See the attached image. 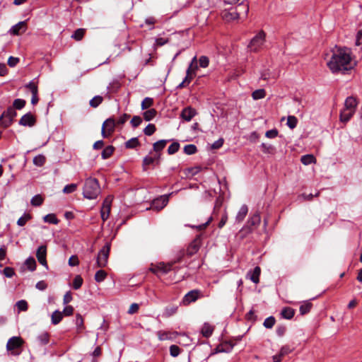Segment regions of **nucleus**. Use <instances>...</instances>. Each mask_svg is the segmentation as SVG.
Here are the masks:
<instances>
[{
    "mask_svg": "<svg viewBox=\"0 0 362 362\" xmlns=\"http://www.w3.org/2000/svg\"><path fill=\"white\" fill-rule=\"evenodd\" d=\"M31 218V216L29 214L25 213L23 216L20 217L17 221V225L19 226H23L26 222Z\"/></svg>",
    "mask_w": 362,
    "mask_h": 362,
    "instance_id": "3c124183",
    "label": "nucleus"
},
{
    "mask_svg": "<svg viewBox=\"0 0 362 362\" xmlns=\"http://www.w3.org/2000/svg\"><path fill=\"white\" fill-rule=\"evenodd\" d=\"M153 103V100L151 98L146 97L145 98L141 104V107L142 110H146L150 107Z\"/></svg>",
    "mask_w": 362,
    "mask_h": 362,
    "instance_id": "09e8293b",
    "label": "nucleus"
},
{
    "mask_svg": "<svg viewBox=\"0 0 362 362\" xmlns=\"http://www.w3.org/2000/svg\"><path fill=\"white\" fill-rule=\"evenodd\" d=\"M107 272L105 270L100 269L95 274V281L98 283L103 281L107 277Z\"/></svg>",
    "mask_w": 362,
    "mask_h": 362,
    "instance_id": "f704fd0d",
    "label": "nucleus"
},
{
    "mask_svg": "<svg viewBox=\"0 0 362 362\" xmlns=\"http://www.w3.org/2000/svg\"><path fill=\"white\" fill-rule=\"evenodd\" d=\"M197 114V112L194 108L187 106L181 111L180 117L186 122H189Z\"/></svg>",
    "mask_w": 362,
    "mask_h": 362,
    "instance_id": "ddd939ff",
    "label": "nucleus"
},
{
    "mask_svg": "<svg viewBox=\"0 0 362 362\" xmlns=\"http://www.w3.org/2000/svg\"><path fill=\"white\" fill-rule=\"evenodd\" d=\"M63 318L62 313L59 311L58 310L53 312L51 316L52 324L56 325L59 324Z\"/></svg>",
    "mask_w": 362,
    "mask_h": 362,
    "instance_id": "cd10ccee",
    "label": "nucleus"
},
{
    "mask_svg": "<svg viewBox=\"0 0 362 362\" xmlns=\"http://www.w3.org/2000/svg\"><path fill=\"white\" fill-rule=\"evenodd\" d=\"M261 218L257 212L252 215L247 221V223L251 226H258L260 223Z\"/></svg>",
    "mask_w": 362,
    "mask_h": 362,
    "instance_id": "c85d7f7f",
    "label": "nucleus"
},
{
    "mask_svg": "<svg viewBox=\"0 0 362 362\" xmlns=\"http://www.w3.org/2000/svg\"><path fill=\"white\" fill-rule=\"evenodd\" d=\"M115 151V148L112 146H106L102 151L101 156L102 158L105 160L109 158L113 153Z\"/></svg>",
    "mask_w": 362,
    "mask_h": 362,
    "instance_id": "7c9ffc66",
    "label": "nucleus"
},
{
    "mask_svg": "<svg viewBox=\"0 0 362 362\" xmlns=\"http://www.w3.org/2000/svg\"><path fill=\"white\" fill-rule=\"evenodd\" d=\"M351 52L346 47L338 48L333 52L327 66L332 73L345 71L352 68L351 65Z\"/></svg>",
    "mask_w": 362,
    "mask_h": 362,
    "instance_id": "f257e3e1",
    "label": "nucleus"
},
{
    "mask_svg": "<svg viewBox=\"0 0 362 362\" xmlns=\"http://www.w3.org/2000/svg\"><path fill=\"white\" fill-rule=\"evenodd\" d=\"M233 344H232L230 341H226L218 345L211 352V355H214L219 353H230L233 350Z\"/></svg>",
    "mask_w": 362,
    "mask_h": 362,
    "instance_id": "9b49d317",
    "label": "nucleus"
},
{
    "mask_svg": "<svg viewBox=\"0 0 362 362\" xmlns=\"http://www.w3.org/2000/svg\"><path fill=\"white\" fill-rule=\"evenodd\" d=\"M266 34L263 30H260L255 36L252 37L248 45V49L250 52H258L265 42Z\"/></svg>",
    "mask_w": 362,
    "mask_h": 362,
    "instance_id": "20e7f679",
    "label": "nucleus"
},
{
    "mask_svg": "<svg viewBox=\"0 0 362 362\" xmlns=\"http://www.w3.org/2000/svg\"><path fill=\"white\" fill-rule=\"evenodd\" d=\"M47 246L45 245H40L36 251V257L40 264L48 268L47 259Z\"/></svg>",
    "mask_w": 362,
    "mask_h": 362,
    "instance_id": "f8f14e48",
    "label": "nucleus"
},
{
    "mask_svg": "<svg viewBox=\"0 0 362 362\" xmlns=\"http://www.w3.org/2000/svg\"><path fill=\"white\" fill-rule=\"evenodd\" d=\"M75 324L76 327V331L78 333L82 332L84 329L83 319L81 314L77 313L76 315Z\"/></svg>",
    "mask_w": 362,
    "mask_h": 362,
    "instance_id": "393cba45",
    "label": "nucleus"
},
{
    "mask_svg": "<svg viewBox=\"0 0 362 362\" xmlns=\"http://www.w3.org/2000/svg\"><path fill=\"white\" fill-rule=\"evenodd\" d=\"M275 317L274 316H269L264 320L263 325L267 329H272L275 325Z\"/></svg>",
    "mask_w": 362,
    "mask_h": 362,
    "instance_id": "a19ab883",
    "label": "nucleus"
},
{
    "mask_svg": "<svg viewBox=\"0 0 362 362\" xmlns=\"http://www.w3.org/2000/svg\"><path fill=\"white\" fill-rule=\"evenodd\" d=\"M201 246V237L200 235L197 236V238L189 244L186 252H184V256L187 255L189 257H192L194 254H196Z\"/></svg>",
    "mask_w": 362,
    "mask_h": 362,
    "instance_id": "6e6552de",
    "label": "nucleus"
},
{
    "mask_svg": "<svg viewBox=\"0 0 362 362\" xmlns=\"http://www.w3.org/2000/svg\"><path fill=\"white\" fill-rule=\"evenodd\" d=\"M141 145L137 137H133L125 142L124 146L126 148L133 149Z\"/></svg>",
    "mask_w": 362,
    "mask_h": 362,
    "instance_id": "a878e982",
    "label": "nucleus"
},
{
    "mask_svg": "<svg viewBox=\"0 0 362 362\" xmlns=\"http://www.w3.org/2000/svg\"><path fill=\"white\" fill-rule=\"evenodd\" d=\"M156 114L157 111L155 109L152 108L145 111L143 115L146 121H151L156 117Z\"/></svg>",
    "mask_w": 362,
    "mask_h": 362,
    "instance_id": "72a5a7b5",
    "label": "nucleus"
},
{
    "mask_svg": "<svg viewBox=\"0 0 362 362\" xmlns=\"http://www.w3.org/2000/svg\"><path fill=\"white\" fill-rule=\"evenodd\" d=\"M85 34V30L83 28L76 29L71 35V38L79 41L81 40Z\"/></svg>",
    "mask_w": 362,
    "mask_h": 362,
    "instance_id": "c03bdc74",
    "label": "nucleus"
},
{
    "mask_svg": "<svg viewBox=\"0 0 362 362\" xmlns=\"http://www.w3.org/2000/svg\"><path fill=\"white\" fill-rule=\"evenodd\" d=\"M112 199L110 197H106L103 202L100 209V216L102 220L105 222L109 217L111 210Z\"/></svg>",
    "mask_w": 362,
    "mask_h": 362,
    "instance_id": "1a4fd4ad",
    "label": "nucleus"
},
{
    "mask_svg": "<svg viewBox=\"0 0 362 362\" xmlns=\"http://www.w3.org/2000/svg\"><path fill=\"white\" fill-rule=\"evenodd\" d=\"M214 329V327L212 325L208 322H204L202 327L201 333L204 337L209 338L212 335Z\"/></svg>",
    "mask_w": 362,
    "mask_h": 362,
    "instance_id": "a211bd4d",
    "label": "nucleus"
},
{
    "mask_svg": "<svg viewBox=\"0 0 362 362\" xmlns=\"http://www.w3.org/2000/svg\"><path fill=\"white\" fill-rule=\"evenodd\" d=\"M300 161L303 165H308L315 163V158L312 154H306L301 156Z\"/></svg>",
    "mask_w": 362,
    "mask_h": 362,
    "instance_id": "c756f323",
    "label": "nucleus"
},
{
    "mask_svg": "<svg viewBox=\"0 0 362 362\" xmlns=\"http://www.w3.org/2000/svg\"><path fill=\"white\" fill-rule=\"evenodd\" d=\"M43 220L46 223H52V224H58L59 219L56 217L54 214H49L43 217Z\"/></svg>",
    "mask_w": 362,
    "mask_h": 362,
    "instance_id": "4c0bfd02",
    "label": "nucleus"
},
{
    "mask_svg": "<svg viewBox=\"0 0 362 362\" xmlns=\"http://www.w3.org/2000/svg\"><path fill=\"white\" fill-rule=\"evenodd\" d=\"M25 265L27 266V268L30 272H34L36 269V261L33 257H29L25 261Z\"/></svg>",
    "mask_w": 362,
    "mask_h": 362,
    "instance_id": "473e14b6",
    "label": "nucleus"
},
{
    "mask_svg": "<svg viewBox=\"0 0 362 362\" xmlns=\"http://www.w3.org/2000/svg\"><path fill=\"white\" fill-rule=\"evenodd\" d=\"M279 132L276 129H272L266 132L265 136L269 139H274L278 136Z\"/></svg>",
    "mask_w": 362,
    "mask_h": 362,
    "instance_id": "774afa93",
    "label": "nucleus"
},
{
    "mask_svg": "<svg viewBox=\"0 0 362 362\" xmlns=\"http://www.w3.org/2000/svg\"><path fill=\"white\" fill-rule=\"evenodd\" d=\"M46 159L43 155L39 154L33 158V164L37 167H41L45 163Z\"/></svg>",
    "mask_w": 362,
    "mask_h": 362,
    "instance_id": "e433bc0d",
    "label": "nucleus"
},
{
    "mask_svg": "<svg viewBox=\"0 0 362 362\" xmlns=\"http://www.w3.org/2000/svg\"><path fill=\"white\" fill-rule=\"evenodd\" d=\"M313 307V304L309 301H305L299 308L300 315H303L308 313Z\"/></svg>",
    "mask_w": 362,
    "mask_h": 362,
    "instance_id": "2f4dec72",
    "label": "nucleus"
},
{
    "mask_svg": "<svg viewBox=\"0 0 362 362\" xmlns=\"http://www.w3.org/2000/svg\"><path fill=\"white\" fill-rule=\"evenodd\" d=\"M184 257V252H180L177 257L170 262L164 263L160 262L157 264V269L159 272L165 274L173 269V266L175 263H181Z\"/></svg>",
    "mask_w": 362,
    "mask_h": 362,
    "instance_id": "39448f33",
    "label": "nucleus"
},
{
    "mask_svg": "<svg viewBox=\"0 0 362 362\" xmlns=\"http://www.w3.org/2000/svg\"><path fill=\"white\" fill-rule=\"evenodd\" d=\"M180 353V348L177 345H171L170 346V354L173 357H177Z\"/></svg>",
    "mask_w": 362,
    "mask_h": 362,
    "instance_id": "13d9d810",
    "label": "nucleus"
},
{
    "mask_svg": "<svg viewBox=\"0 0 362 362\" xmlns=\"http://www.w3.org/2000/svg\"><path fill=\"white\" fill-rule=\"evenodd\" d=\"M354 113L355 112L344 108L340 112L339 119L341 122L346 123L351 119Z\"/></svg>",
    "mask_w": 362,
    "mask_h": 362,
    "instance_id": "6ab92c4d",
    "label": "nucleus"
},
{
    "mask_svg": "<svg viewBox=\"0 0 362 362\" xmlns=\"http://www.w3.org/2000/svg\"><path fill=\"white\" fill-rule=\"evenodd\" d=\"M83 282V280L80 275L76 276L73 281L74 289H75V290L79 289L81 287Z\"/></svg>",
    "mask_w": 362,
    "mask_h": 362,
    "instance_id": "de8ad7c7",
    "label": "nucleus"
},
{
    "mask_svg": "<svg viewBox=\"0 0 362 362\" xmlns=\"http://www.w3.org/2000/svg\"><path fill=\"white\" fill-rule=\"evenodd\" d=\"M13 121L14 120L10 119V118L4 117L1 121V127L6 129V128L8 127L9 126H11V124L13 122Z\"/></svg>",
    "mask_w": 362,
    "mask_h": 362,
    "instance_id": "338daca9",
    "label": "nucleus"
},
{
    "mask_svg": "<svg viewBox=\"0 0 362 362\" xmlns=\"http://www.w3.org/2000/svg\"><path fill=\"white\" fill-rule=\"evenodd\" d=\"M110 247L111 243L107 242L98 252L96 258V265L98 267L103 268L106 267L108 262Z\"/></svg>",
    "mask_w": 362,
    "mask_h": 362,
    "instance_id": "7ed1b4c3",
    "label": "nucleus"
},
{
    "mask_svg": "<svg viewBox=\"0 0 362 362\" xmlns=\"http://www.w3.org/2000/svg\"><path fill=\"white\" fill-rule=\"evenodd\" d=\"M260 272L261 269L259 267H255L252 272H250V273H252L250 279L255 284L259 283Z\"/></svg>",
    "mask_w": 362,
    "mask_h": 362,
    "instance_id": "bb28decb",
    "label": "nucleus"
},
{
    "mask_svg": "<svg viewBox=\"0 0 362 362\" xmlns=\"http://www.w3.org/2000/svg\"><path fill=\"white\" fill-rule=\"evenodd\" d=\"M247 212H248L247 206L246 204L242 205L236 215L235 221L237 223L242 222L244 220V218H245Z\"/></svg>",
    "mask_w": 362,
    "mask_h": 362,
    "instance_id": "aec40b11",
    "label": "nucleus"
},
{
    "mask_svg": "<svg viewBox=\"0 0 362 362\" xmlns=\"http://www.w3.org/2000/svg\"><path fill=\"white\" fill-rule=\"evenodd\" d=\"M154 163L152 156H146L144 158L142 162L143 170H146V166Z\"/></svg>",
    "mask_w": 362,
    "mask_h": 362,
    "instance_id": "6e6d98bb",
    "label": "nucleus"
},
{
    "mask_svg": "<svg viewBox=\"0 0 362 362\" xmlns=\"http://www.w3.org/2000/svg\"><path fill=\"white\" fill-rule=\"evenodd\" d=\"M192 80V76H185L183 81L177 86V89H182L188 85Z\"/></svg>",
    "mask_w": 362,
    "mask_h": 362,
    "instance_id": "680f3d73",
    "label": "nucleus"
},
{
    "mask_svg": "<svg viewBox=\"0 0 362 362\" xmlns=\"http://www.w3.org/2000/svg\"><path fill=\"white\" fill-rule=\"evenodd\" d=\"M21 345V339L19 337H11L7 344H6V349L8 351L14 350Z\"/></svg>",
    "mask_w": 362,
    "mask_h": 362,
    "instance_id": "2eb2a0df",
    "label": "nucleus"
},
{
    "mask_svg": "<svg viewBox=\"0 0 362 362\" xmlns=\"http://www.w3.org/2000/svg\"><path fill=\"white\" fill-rule=\"evenodd\" d=\"M173 193L168 194L161 195L154 199L151 204V209L156 211H160L163 209L168 203L169 197Z\"/></svg>",
    "mask_w": 362,
    "mask_h": 362,
    "instance_id": "423d86ee",
    "label": "nucleus"
},
{
    "mask_svg": "<svg viewBox=\"0 0 362 362\" xmlns=\"http://www.w3.org/2000/svg\"><path fill=\"white\" fill-rule=\"evenodd\" d=\"M16 306L19 311H26L28 308V305L25 300H18L16 303Z\"/></svg>",
    "mask_w": 362,
    "mask_h": 362,
    "instance_id": "5fc2aeb1",
    "label": "nucleus"
},
{
    "mask_svg": "<svg viewBox=\"0 0 362 362\" xmlns=\"http://www.w3.org/2000/svg\"><path fill=\"white\" fill-rule=\"evenodd\" d=\"M260 148L264 153H273L276 150L273 145L266 143H262L260 145Z\"/></svg>",
    "mask_w": 362,
    "mask_h": 362,
    "instance_id": "c9c22d12",
    "label": "nucleus"
},
{
    "mask_svg": "<svg viewBox=\"0 0 362 362\" xmlns=\"http://www.w3.org/2000/svg\"><path fill=\"white\" fill-rule=\"evenodd\" d=\"M27 25L26 21H20L16 25H13L9 30V33L13 35H19L26 31Z\"/></svg>",
    "mask_w": 362,
    "mask_h": 362,
    "instance_id": "4468645a",
    "label": "nucleus"
},
{
    "mask_svg": "<svg viewBox=\"0 0 362 362\" xmlns=\"http://www.w3.org/2000/svg\"><path fill=\"white\" fill-rule=\"evenodd\" d=\"M177 307H176V306L167 307L165 309L163 315L166 317H170V316L173 315L174 314H175L177 313Z\"/></svg>",
    "mask_w": 362,
    "mask_h": 362,
    "instance_id": "4d7b16f0",
    "label": "nucleus"
},
{
    "mask_svg": "<svg viewBox=\"0 0 362 362\" xmlns=\"http://www.w3.org/2000/svg\"><path fill=\"white\" fill-rule=\"evenodd\" d=\"M297 124H298V119L295 116H288V117L286 124L290 129H293L295 127H296Z\"/></svg>",
    "mask_w": 362,
    "mask_h": 362,
    "instance_id": "8fccbe9b",
    "label": "nucleus"
},
{
    "mask_svg": "<svg viewBox=\"0 0 362 362\" xmlns=\"http://www.w3.org/2000/svg\"><path fill=\"white\" fill-rule=\"evenodd\" d=\"M103 98L100 95H96L93 97L89 102V104L90 107H97L99 106V105L103 102Z\"/></svg>",
    "mask_w": 362,
    "mask_h": 362,
    "instance_id": "a18cd8bd",
    "label": "nucleus"
},
{
    "mask_svg": "<svg viewBox=\"0 0 362 362\" xmlns=\"http://www.w3.org/2000/svg\"><path fill=\"white\" fill-rule=\"evenodd\" d=\"M295 310L290 307H285L281 312V316L286 320H291L293 317Z\"/></svg>",
    "mask_w": 362,
    "mask_h": 362,
    "instance_id": "b1692460",
    "label": "nucleus"
},
{
    "mask_svg": "<svg viewBox=\"0 0 362 362\" xmlns=\"http://www.w3.org/2000/svg\"><path fill=\"white\" fill-rule=\"evenodd\" d=\"M35 124L36 119L30 112L23 115L18 122V124L23 127H32Z\"/></svg>",
    "mask_w": 362,
    "mask_h": 362,
    "instance_id": "9d476101",
    "label": "nucleus"
},
{
    "mask_svg": "<svg viewBox=\"0 0 362 362\" xmlns=\"http://www.w3.org/2000/svg\"><path fill=\"white\" fill-rule=\"evenodd\" d=\"M156 130V126L153 124H148L144 129V133L146 136H151Z\"/></svg>",
    "mask_w": 362,
    "mask_h": 362,
    "instance_id": "603ef678",
    "label": "nucleus"
},
{
    "mask_svg": "<svg viewBox=\"0 0 362 362\" xmlns=\"http://www.w3.org/2000/svg\"><path fill=\"white\" fill-rule=\"evenodd\" d=\"M37 341L40 346H45L49 342V334L47 332H43L38 334Z\"/></svg>",
    "mask_w": 362,
    "mask_h": 362,
    "instance_id": "412c9836",
    "label": "nucleus"
},
{
    "mask_svg": "<svg viewBox=\"0 0 362 362\" xmlns=\"http://www.w3.org/2000/svg\"><path fill=\"white\" fill-rule=\"evenodd\" d=\"M25 100L17 98L13 100L12 107H14V110H21L25 107Z\"/></svg>",
    "mask_w": 362,
    "mask_h": 362,
    "instance_id": "37998d69",
    "label": "nucleus"
},
{
    "mask_svg": "<svg viewBox=\"0 0 362 362\" xmlns=\"http://www.w3.org/2000/svg\"><path fill=\"white\" fill-rule=\"evenodd\" d=\"M358 105L357 100L353 96L347 97L344 102V108L352 112L356 111Z\"/></svg>",
    "mask_w": 362,
    "mask_h": 362,
    "instance_id": "dca6fc26",
    "label": "nucleus"
},
{
    "mask_svg": "<svg viewBox=\"0 0 362 362\" xmlns=\"http://www.w3.org/2000/svg\"><path fill=\"white\" fill-rule=\"evenodd\" d=\"M100 193V187L98 179L88 177L85 180L83 194L88 199H95Z\"/></svg>",
    "mask_w": 362,
    "mask_h": 362,
    "instance_id": "f03ea898",
    "label": "nucleus"
},
{
    "mask_svg": "<svg viewBox=\"0 0 362 362\" xmlns=\"http://www.w3.org/2000/svg\"><path fill=\"white\" fill-rule=\"evenodd\" d=\"M266 92L264 89H257L252 92V97L254 100L262 99L265 97Z\"/></svg>",
    "mask_w": 362,
    "mask_h": 362,
    "instance_id": "ea45409f",
    "label": "nucleus"
},
{
    "mask_svg": "<svg viewBox=\"0 0 362 362\" xmlns=\"http://www.w3.org/2000/svg\"><path fill=\"white\" fill-rule=\"evenodd\" d=\"M43 203V198L40 194H36L32 197L30 200L31 205L34 206H40Z\"/></svg>",
    "mask_w": 362,
    "mask_h": 362,
    "instance_id": "79ce46f5",
    "label": "nucleus"
},
{
    "mask_svg": "<svg viewBox=\"0 0 362 362\" xmlns=\"http://www.w3.org/2000/svg\"><path fill=\"white\" fill-rule=\"evenodd\" d=\"M25 87L26 88H28L30 90V92L32 93V94H33V93H35H35H38L37 86L33 81H31L28 83H27L25 86Z\"/></svg>",
    "mask_w": 362,
    "mask_h": 362,
    "instance_id": "69168bd1",
    "label": "nucleus"
},
{
    "mask_svg": "<svg viewBox=\"0 0 362 362\" xmlns=\"http://www.w3.org/2000/svg\"><path fill=\"white\" fill-rule=\"evenodd\" d=\"M199 65L202 68H206L209 65V59L208 57L202 55L199 59Z\"/></svg>",
    "mask_w": 362,
    "mask_h": 362,
    "instance_id": "864d4df0",
    "label": "nucleus"
},
{
    "mask_svg": "<svg viewBox=\"0 0 362 362\" xmlns=\"http://www.w3.org/2000/svg\"><path fill=\"white\" fill-rule=\"evenodd\" d=\"M202 296H203L200 290H191L184 296L182 298V303L184 305H189L191 303L195 302L197 300L202 298Z\"/></svg>",
    "mask_w": 362,
    "mask_h": 362,
    "instance_id": "0eeeda50",
    "label": "nucleus"
},
{
    "mask_svg": "<svg viewBox=\"0 0 362 362\" xmlns=\"http://www.w3.org/2000/svg\"><path fill=\"white\" fill-rule=\"evenodd\" d=\"M116 125H117L116 120L112 117L107 118L103 124V126L107 129L108 134L114 132Z\"/></svg>",
    "mask_w": 362,
    "mask_h": 362,
    "instance_id": "f3484780",
    "label": "nucleus"
},
{
    "mask_svg": "<svg viewBox=\"0 0 362 362\" xmlns=\"http://www.w3.org/2000/svg\"><path fill=\"white\" fill-rule=\"evenodd\" d=\"M183 151L187 155H193L197 152V148L194 144L185 146Z\"/></svg>",
    "mask_w": 362,
    "mask_h": 362,
    "instance_id": "58836bf2",
    "label": "nucleus"
},
{
    "mask_svg": "<svg viewBox=\"0 0 362 362\" xmlns=\"http://www.w3.org/2000/svg\"><path fill=\"white\" fill-rule=\"evenodd\" d=\"M142 122V119L139 116H134L130 121L132 127L136 128L139 127Z\"/></svg>",
    "mask_w": 362,
    "mask_h": 362,
    "instance_id": "0e129e2a",
    "label": "nucleus"
},
{
    "mask_svg": "<svg viewBox=\"0 0 362 362\" xmlns=\"http://www.w3.org/2000/svg\"><path fill=\"white\" fill-rule=\"evenodd\" d=\"M212 219H213L212 216H210L208 218L207 221H206L205 223H204L202 224H200L199 226H193V225L188 224V225H186V226H188V227H190L192 228H196L199 230H203V229L206 228V227L209 224V223L212 221Z\"/></svg>",
    "mask_w": 362,
    "mask_h": 362,
    "instance_id": "052dcab7",
    "label": "nucleus"
},
{
    "mask_svg": "<svg viewBox=\"0 0 362 362\" xmlns=\"http://www.w3.org/2000/svg\"><path fill=\"white\" fill-rule=\"evenodd\" d=\"M17 116V112L16 110H14V107L9 106L6 110L4 111L3 113L1 115L0 117L1 119H4V117L10 118L13 120H14V118Z\"/></svg>",
    "mask_w": 362,
    "mask_h": 362,
    "instance_id": "4be33fe9",
    "label": "nucleus"
},
{
    "mask_svg": "<svg viewBox=\"0 0 362 362\" xmlns=\"http://www.w3.org/2000/svg\"><path fill=\"white\" fill-rule=\"evenodd\" d=\"M77 188V185L71 183L66 185L63 189V192L65 194H69L74 192Z\"/></svg>",
    "mask_w": 362,
    "mask_h": 362,
    "instance_id": "bf43d9fd",
    "label": "nucleus"
},
{
    "mask_svg": "<svg viewBox=\"0 0 362 362\" xmlns=\"http://www.w3.org/2000/svg\"><path fill=\"white\" fill-rule=\"evenodd\" d=\"M170 140H168V139H160V140L155 142L153 144V151H155V152H160V153H161V151L165 147L167 143Z\"/></svg>",
    "mask_w": 362,
    "mask_h": 362,
    "instance_id": "5701e85b",
    "label": "nucleus"
},
{
    "mask_svg": "<svg viewBox=\"0 0 362 362\" xmlns=\"http://www.w3.org/2000/svg\"><path fill=\"white\" fill-rule=\"evenodd\" d=\"M180 145L177 141H175L171 144L168 148V153L169 155H173L177 152L180 149Z\"/></svg>",
    "mask_w": 362,
    "mask_h": 362,
    "instance_id": "49530a36",
    "label": "nucleus"
},
{
    "mask_svg": "<svg viewBox=\"0 0 362 362\" xmlns=\"http://www.w3.org/2000/svg\"><path fill=\"white\" fill-rule=\"evenodd\" d=\"M3 274L7 278H11L15 275L14 269L12 267H6L3 270Z\"/></svg>",
    "mask_w": 362,
    "mask_h": 362,
    "instance_id": "e2e57ef3",
    "label": "nucleus"
}]
</instances>
